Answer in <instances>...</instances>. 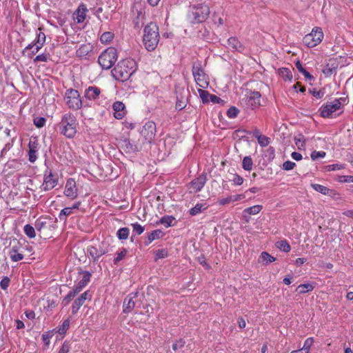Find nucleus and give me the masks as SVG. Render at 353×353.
Returning <instances> with one entry per match:
<instances>
[{
  "label": "nucleus",
  "instance_id": "obj_9",
  "mask_svg": "<svg viewBox=\"0 0 353 353\" xmlns=\"http://www.w3.org/2000/svg\"><path fill=\"white\" fill-rule=\"evenodd\" d=\"M323 36L321 28L314 27L310 33L303 37V42L308 48H314L322 41Z\"/></svg>",
  "mask_w": 353,
  "mask_h": 353
},
{
  "label": "nucleus",
  "instance_id": "obj_47",
  "mask_svg": "<svg viewBox=\"0 0 353 353\" xmlns=\"http://www.w3.org/2000/svg\"><path fill=\"white\" fill-rule=\"evenodd\" d=\"M70 327V320L69 319H65L61 327L58 329L57 332H59L61 335H64L67 330H68Z\"/></svg>",
  "mask_w": 353,
  "mask_h": 353
},
{
  "label": "nucleus",
  "instance_id": "obj_18",
  "mask_svg": "<svg viewBox=\"0 0 353 353\" xmlns=\"http://www.w3.org/2000/svg\"><path fill=\"white\" fill-rule=\"evenodd\" d=\"M64 194L70 199H74L78 196V189L74 179L70 178L66 181Z\"/></svg>",
  "mask_w": 353,
  "mask_h": 353
},
{
  "label": "nucleus",
  "instance_id": "obj_51",
  "mask_svg": "<svg viewBox=\"0 0 353 353\" xmlns=\"http://www.w3.org/2000/svg\"><path fill=\"white\" fill-rule=\"evenodd\" d=\"M33 123L37 128H41L46 125V119L42 117H35L33 120Z\"/></svg>",
  "mask_w": 353,
  "mask_h": 353
},
{
  "label": "nucleus",
  "instance_id": "obj_14",
  "mask_svg": "<svg viewBox=\"0 0 353 353\" xmlns=\"http://www.w3.org/2000/svg\"><path fill=\"white\" fill-rule=\"evenodd\" d=\"M103 90L96 86V85H90L84 91L83 98H85L87 102L90 101H97L101 97H103L102 94Z\"/></svg>",
  "mask_w": 353,
  "mask_h": 353
},
{
  "label": "nucleus",
  "instance_id": "obj_43",
  "mask_svg": "<svg viewBox=\"0 0 353 353\" xmlns=\"http://www.w3.org/2000/svg\"><path fill=\"white\" fill-rule=\"evenodd\" d=\"M72 213V208L69 207L62 209L59 214V218L61 221H66L67 216Z\"/></svg>",
  "mask_w": 353,
  "mask_h": 353
},
{
  "label": "nucleus",
  "instance_id": "obj_20",
  "mask_svg": "<svg viewBox=\"0 0 353 353\" xmlns=\"http://www.w3.org/2000/svg\"><path fill=\"white\" fill-rule=\"evenodd\" d=\"M137 296V293H132L127 296L123 301V312L125 314H128L132 311V310L135 307V302L134 299Z\"/></svg>",
  "mask_w": 353,
  "mask_h": 353
},
{
  "label": "nucleus",
  "instance_id": "obj_35",
  "mask_svg": "<svg viewBox=\"0 0 353 353\" xmlns=\"http://www.w3.org/2000/svg\"><path fill=\"white\" fill-rule=\"evenodd\" d=\"M279 74L285 81H291L292 79V72L287 68H280Z\"/></svg>",
  "mask_w": 353,
  "mask_h": 353
},
{
  "label": "nucleus",
  "instance_id": "obj_15",
  "mask_svg": "<svg viewBox=\"0 0 353 353\" xmlns=\"http://www.w3.org/2000/svg\"><path fill=\"white\" fill-rule=\"evenodd\" d=\"M141 134L144 137L145 141L151 143L156 135V124L152 121H147L141 131Z\"/></svg>",
  "mask_w": 353,
  "mask_h": 353
},
{
  "label": "nucleus",
  "instance_id": "obj_21",
  "mask_svg": "<svg viewBox=\"0 0 353 353\" xmlns=\"http://www.w3.org/2000/svg\"><path fill=\"white\" fill-rule=\"evenodd\" d=\"M79 273L82 274V278L73 288L79 292H80L88 284L92 276V274L89 271H81Z\"/></svg>",
  "mask_w": 353,
  "mask_h": 353
},
{
  "label": "nucleus",
  "instance_id": "obj_1",
  "mask_svg": "<svg viewBox=\"0 0 353 353\" xmlns=\"http://www.w3.org/2000/svg\"><path fill=\"white\" fill-rule=\"evenodd\" d=\"M137 70V63L134 59H125L118 63L112 70L113 77L120 81H128Z\"/></svg>",
  "mask_w": 353,
  "mask_h": 353
},
{
  "label": "nucleus",
  "instance_id": "obj_2",
  "mask_svg": "<svg viewBox=\"0 0 353 353\" xmlns=\"http://www.w3.org/2000/svg\"><path fill=\"white\" fill-rule=\"evenodd\" d=\"M57 126L61 135L68 139H73L77 132L78 122L72 113L68 112L61 116Z\"/></svg>",
  "mask_w": 353,
  "mask_h": 353
},
{
  "label": "nucleus",
  "instance_id": "obj_7",
  "mask_svg": "<svg viewBox=\"0 0 353 353\" xmlns=\"http://www.w3.org/2000/svg\"><path fill=\"white\" fill-rule=\"evenodd\" d=\"M118 59L117 50L114 47H109L99 55L98 63L104 70L110 69Z\"/></svg>",
  "mask_w": 353,
  "mask_h": 353
},
{
  "label": "nucleus",
  "instance_id": "obj_49",
  "mask_svg": "<svg viewBox=\"0 0 353 353\" xmlns=\"http://www.w3.org/2000/svg\"><path fill=\"white\" fill-rule=\"evenodd\" d=\"M132 227V232L135 234H137V235H140L141 234L144 230H145V228L144 227H143L141 224H139V223H132L131 224Z\"/></svg>",
  "mask_w": 353,
  "mask_h": 353
},
{
  "label": "nucleus",
  "instance_id": "obj_41",
  "mask_svg": "<svg viewBox=\"0 0 353 353\" xmlns=\"http://www.w3.org/2000/svg\"><path fill=\"white\" fill-rule=\"evenodd\" d=\"M259 259H261L262 263L265 264L274 262L276 260V259L274 256H271L266 252H263L261 254Z\"/></svg>",
  "mask_w": 353,
  "mask_h": 353
},
{
  "label": "nucleus",
  "instance_id": "obj_10",
  "mask_svg": "<svg viewBox=\"0 0 353 353\" xmlns=\"http://www.w3.org/2000/svg\"><path fill=\"white\" fill-rule=\"evenodd\" d=\"M261 94L258 91H250L249 94H247L241 101V104L246 109H256L261 105L260 99Z\"/></svg>",
  "mask_w": 353,
  "mask_h": 353
},
{
  "label": "nucleus",
  "instance_id": "obj_22",
  "mask_svg": "<svg viewBox=\"0 0 353 353\" xmlns=\"http://www.w3.org/2000/svg\"><path fill=\"white\" fill-rule=\"evenodd\" d=\"M87 11L86 6L83 3H81L73 13L74 20H76L78 23H83L85 19Z\"/></svg>",
  "mask_w": 353,
  "mask_h": 353
},
{
  "label": "nucleus",
  "instance_id": "obj_8",
  "mask_svg": "<svg viewBox=\"0 0 353 353\" xmlns=\"http://www.w3.org/2000/svg\"><path fill=\"white\" fill-rule=\"evenodd\" d=\"M108 244L103 241L97 244L88 245L86 248L85 253L89 258H91L92 262L96 263L101 256L108 252Z\"/></svg>",
  "mask_w": 353,
  "mask_h": 353
},
{
  "label": "nucleus",
  "instance_id": "obj_50",
  "mask_svg": "<svg viewBox=\"0 0 353 353\" xmlns=\"http://www.w3.org/2000/svg\"><path fill=\"white\" fill-rule=\"evenodd\" d=\"M127 254V250L125 248H122L120 252L117 253V256L114 259V264L117 265L121 261H122Z\"/></svg>",
  "mask_w": 353,
  "mask_h": 353
},
{
  "label": "nucleus",
  "instance_id": "obj_60",
  "mask_svg": "<svg viewBox=\"0 0 353 353\" xmlns=\"http://www.w3.org/2000/svg\"><path fill=\"white\" fill-rule=\"evenodd\" d=\"M199 263L202 265L205 270H210L211 266L206 262V259L204 256H201L198 257Z\"/></svg>",
  "mask_w": 353,
  "mask_h": 353
},
{
  "label": "nucleus",
  "instance_id": "obj_48",
  "mask_svg": "<svg viewBox=\"0 0 353 353\" xmlns=\"http://www.w3.org/2000/svg\"><path fill=\"white\" fill-rule=\"evenodd\" d=\"M72 343L70 341L65 340L60 347L58 353H68L71 350Z\"/></svg>",
  "mask_w": 353,
  "mask_h": 353
},
{
  "label": "nucleus",
  "instance_id": "obj_52",
  "mask_svg": "<svg viewBox=\"0 0 353 353\" xmlns=\"http://www.w3.org/2000/svg\"><path fill=\"white\" fill-rule=\"evenodd\" d=\"M239 110L234 106H231L227 111V116L230 119H234L237 117Z\"/></svg>",
  "mask_w": 353,
  "mask_h": 353
},
{
  "label": "nucleus",
  "instance_id": "obj_33",
  "mask_svg": "<svg viewBox=\"0 0 353 353\" xmlns=\"http://www.w3.org/2000/svg\"><path fill=\"white\" fill-rule=\"evenodd\" d=\"M48 221L46 218H39L36 220L34 227L36 230L41 232L42 230L47 228Z\"/></svg>",
  "mask_w": 353,
  "mask_h": 353
},
{
  "label": "nucleus",
  "instance_id": "obj_58",
  "mask_svg": "<svg viewBox=\"0 0 353 353\" xmlns=\"http://www.w3.org/2000/svg\"><path fill=\"white\" fill-rule=\"evenodd\" d=\"M296 166V163L294 162H292L291 161H286L283 164V169L284 170H291Z\"/></svg>",
  "mask_w": 353,
  "mask_h": 353
},
{
  "label": "nucleus",
  "instance_id": "obj_3",
  "mask_svg": "<svg viewBox=\"0 0 353 353\" xmlns=\"http://www.w3.org/2000/svg\"><path fill=\"white\" fill-rule=\"evenodd\" d=\"M158 26L153 22L148 23L144 28L143 42L148 51L154 50L159 41Z\"/></svg>",
  "mask_w": 353,
  "mask_h": 353
},
{
  "label": "nucleus",
  "instance_id": "obj_19",
  "mask_svg": "<svg viewBox=\"0 0 353 353\" xmlns=\"http://www.w3.org/2000/svg\"><path fill=\"white\" fill-rule=\"evenodd\" d=\"M120 148L126 154H137L140 151L141 148L134 141L130 139H124L120 143Z\"/></svg>",
  "mask_w": 353,
  "mask_h": 353
},
{
  "label": "nucleus",
  "instance_id": "obj_28",
  "mask_svg": "<svg viewBox=\"0 0 353 353\" xmlns=\"http://www.w3.org/2000/svg\"><path fill=\"white\" fill-rule=\"evenodd\" d=\"M9 256L11 260L14 262H17L23 259V254L19 252V247L17 245H13L9 252Z\"/></svg>",
  "mask_w": 353,
  "mask_h": 353
},
{
  "label": "nucleus",
  "instance_id": "obj_61",
  "mask_svg": "<svg viewBox=\"0 0 353 353\" xmlns=\"http://www.w3.org/2000/svg\"><path fill=\"white\" fill-rule=\"evenodd\" d=\"M52 336V334L50 332H45L42 334V340L45 344L48 345L50 343V339Z\"/></svg>",
  "mask_w": 353,
  "mask_h": 353
},
{
  "label": "nucleus",
  "instance_id": "obj_30",
  "mask_svg": "<svg viewBox=\"0 0 353 353\" xmlns=\"http://www.w3.org/2000/svg\"><path fill=\"white\" fill-rule=\"evenodd\" d=\"M314 288V285L312 283H303L299 285L296 289V292L299 294H305L309 292H312Z\"/></svg>",
  "mask_w": 353,
  "mask_h": 353
},
{
  "label": "nucleus",
  "instance_id": "obj_26",
  "mask_svg": "<svg viewBox=\"0 0 353 353\" xmlns=\"http://www.w3.org/2000/svg\"><path fill=\"white\" fill-rule=\"evenodd\" d=\"M164 236V232L159 230L157 229L152 231L150 233H148L147 239L145 241V245H148L151 243L154 240L159 239L162 238Z\"/></svg>",
  "mask_w": 353,
  "mask_h": 353
},
{
  "label": "nucleus",
  "instance_id": "obj_55",
  "mask_svg": "<svg viewBox=\"0 0 353 353\" xmlns=\"http://www.w3.org/2000/svg\"><path fill=\"white\" fill-rule=\"evenodd\" d=\"M168 256V252L165 249H161L155 251L154 260L157 261L160 259H164Z\"/></svg>",
  "mask_w": 353,
  "mask_h": 353
},
{
  "label": "nucleus",
  "instance_id": "obj_63",
  "mask_svg": "<svg viewBox=\"0 0 353 353\" xmlns=\"http://www.w3.org/2000/svg\"><path fill=\"white\" fill-rule=\"evenodd\" d=\"M232 198L231 196H229L226 198L221 199L219 201V204L221 205H225L229 204L230 203H232Z\"/></svg>",
  "mask_w": 353,
  "mask_h": 353
},
{
  "label": "nucleus",
  "instance_id": "obj_31",
  "mask_svg": "<svg viewBox=\"0 0 353 353\" xmlns=\"http://www.w3.org/2000/svg\"><path fill=\"white\" fill-rule=\"evenodd\" d=\"M295 66L297 68V70H299V72L303 74V76L305 77V79H307L308 81L314 80V77L312 75H311L310 73L309 72H307L303 68V66L302 65V64H301L300 61H297L295 63Z\"/></svg>",
  "mask_w": 353,
  "mask_h": 353
},
{
  "label": "nucleus",
  "instance_id": "obj_32",
  "mask_svg": "<svg viewBox=\"0 0 353 353\" xmlns=\"http://www.w3.org/2000/svg\"><path fill=\"white\" fill-rule=\"evenodd\" d=\"M275 246L284 252H289L291 250L290 245L285 239L277 241L275 243Z\"/></svg>",
  "mask_w": 353,
  "mask_h": 353
},
{
  "label": "nucleus",
  "instance_id": "obj_39",
  "mask_svg": "<svg viewBox=\"0 0 353 353\" xmlns=\"http://www.w3.org/2000/svg\"><path fill=\"white\" fill-rule=\"evenodd\" d=\"M35 228L32 227L30 224H26L23 227V232L30 239H33L36 236Z\"/></svg>",
  "mask_w": 353,
  "mask_h": 353
},
{
  "label": "nucleus",
  "instance_id": "obj_34",
  "mask_svg": "<svg viewBox=\"0 0 353 353\" xmlns=\"http://www.w3.org/2000/svg\"><path fill=\"white\" fill-rule=\"evenodd\" d=\"M79 293L74 288L70 290L67 295L62 300V304L64 306L68 305L70 301L76 296V295Z\"/></svg>",
  "mask_w": 353,
  "mask_h": 353
},
{
  "label": "nucleus",
  "instance_id": "obj_42",
  "mask_svg": "<svg viewBox=\"0 0 353 353\" xmlns=\"http://www.w3.org/2000/svg\"><path fill=\"white\" fill-rule=\"evenodd\" d=\"M114 38V34L111 32H103L101 37L100 41L102 43H109Z\"/></svg>",
  "mask_w": 353,
  "mask_h": 353
},
{
  "label": "nucleus",
  "instance_id": "obj_37",
  "mask_svg": "<svg viewBox=\"0 0 353 353\" xmlns=\"http://www.w3.org/2000/svg\"><path fill=\"white\" fill-rule=\"evenodd\" d=\"M253 161L250 156H246L243 158L242 162V167L246 171H250L252 170Z\"/></svg>",
  "mask_w": 353,
  "mask_h": 353
},
{
  "label": "nucleus",
  "instance_id": "obj_53",
  "mask_svg": "<svg viewBox=\"0 0 353 353\" xmlns=\"http://www.w3.org/2000/svg\"><path fill=\"white\" fill-rule=\"evenodd\" d=\"M335 180L339 183H353V176H337Z\"/></svg>",
  "mask_w": 353,
  "mask_h": 353
},
{
  "label": "nucleus",
  "instance_id": "obj_62",
  "mask_svg": "<svg viewBox=\"0 0 353 353\" xmlns=\"http://www.w3.org/2000/svg\"><path fill=\"white\" fill-rule=\"evenodd\" d=\"M47 61H48V56H47V54H43V53L37 55L34 59V62H39V61L46 62Z\"/></svg>",
  "mask_w": 353,
  "mask_h": 353
},
{
  "label": "nucleus",
  "instance_id": "obj_11",
  "mask_svg": "<svg viewBox=\"0 0 353 353\" xmlns=\"http://www.w3.org/2000/svg\"><path fill=\"white\" fill-rule=\"evenodd\" d=\"M58 181L57 174H53L50 169L47 168L43 173V181L40 189L44 192L50 191L57 185Z\"/></svg>",
  "mask_w": 353,
  "mask_h": 353
},
{
  "label": "nucleus",
  "instance_id": "obj_40",
  "mask_svg": "<svg viewBox=\"0 0 353 353\" xmlns=\"http://www.w3.org/2000/svg\"><path fill=\"white\" fill-rule=\"evenodd\" d=\"M262 208H263L262 205H253L252 207L245 208L243 210V212L247 213L250 215H255V214H259L261 212V210H262Z\"/></svg>",
  "mask_w": 353,
  "mask_h": 353
},
{
  "label": "nucleus",
  "instance_id": "obj_36",
  "mask_svg": "<svg viewBox=\"0 0 353 353\" xmlns=\"http://www.w3.org/2000/svg\"><path fill=\"white\" fill-rule=\"evenodd\" d=\"M311 187L316 192L321 193L323 195H327L330 192V189L317 183H312Z\"/></svg>",
  "mask_w": 353,
  "mask_h": 353
},
{
  "label": "nucleus",
  "instance_id": "obj_54",
  "mask_svg": "<svg viewBox=\"0 0 353 353\" xmlns=\"http://www.w3.org/2000/svg\"><path fill=\"white\" fill-rule=\"evenodd\" d=\"M326 155V153L324 151H313L311 153V159L313 161H316L319 159V158H324Z\"/></svg>",
  "mask_w": 353,
  "mask_h": 353
},
{
  "label": "nucleus",
  "instance_id": "obj_4",
  "mask_svg": "<svg viewBox=\"0 0 353 353\" xmlns=\"http://www.w3.org/2000/svg\"><path fill=\"white\" fill-rule=\"evenodd\" d=\"M210 7L205 3H197L190 6L188 17L192 23H203L208 18Z\"/></svg>",
  "mask_w": 353,
  "mask_h": 353
},
{
  "label": "nucleus",
  "instance_id": "obj_23",
  "mask_svg": "<svg viewBox=\"0 0 353 353\" xmlns=\"http://www.w3.org/2000/svg\"><path fill=\"white\" fill-rule=\"evenodd\" d=\"M88 291H85L74 300L71 307L72 314H76L78 312L80 307L84 304L85 301L88 299Z\"/></svg>",
  "mask_w": 353,
  "mask_h": 353
},
{
  "label": "nucleus",
  "instance_id": "obj_6",
  "mask_svg": "<svg viewBox=\"0 0 353 353\" xmlns=\"http://www.w3.org/2000/svg\"><path fill=\"white\" fill-rule=\"evenodd\" d=\"M347 103V97L335 99L333 101L327 102L326 104L321 105L319 108L320 115L323 118H330L332 113L343 109Z\"/></svg>",
  "mask_w": 353,
  "mask_h": 353
},
{
  "label": "nucleus",
  "instance_id": "obj_16",
  "mask_svg": "<svg viewBox=\"0 0 353 353\" xmlns=\"http://www.w3.org/2000/svg\"><path fill=\"white\" fill-rule=\"evenodd\" d=\"M207 181V174L202 173L198 177L193 179L188 185V189L190 192H200L204 187Z\"/></svg>",
  "mask_w": 353,
  "mask_h": 353
},
{
  "label": "nucleus",
  "instance_id": "obj_12",
  "mask_svg": "<svg viewBox=\"0 0 353 353\" xmlns=\"http://www.w3.org/2000/svg\"><path fill=\"white\" fill-rule=\"evenodd\" d=\"M192 74L196 84L202 88H205L209 85L208 77L204 72L200 63L194 64L192 67Z\"/></svg>",
  "mask_w": 353,
  "mask_h": 353
},
{
  "label": "nucleus",
  "instance_id": "obj_57",
  "mask_svg": "<svg viewBox=\"0 0 353 353\" xmlns=\"http://www.w3.org/2000/svg\"><path fill=\"white\" fill-rule=\"evenodd\" d=\"M10 279H9V277L8 276H4L1 280V282H0V287L3 290H6L9 285H10Z\"/></svg>",
  "mask_w": 353,
  "mask_h": 353
},
{
  "label": "nucleus",
  "instance_id": "obj_44",
  "mask_svg": "<svg viewBox=\"0 0 353 353\" xmlns=\"http://www.w3.org/2000/svg\"><path fill=\"white\" fill-rule=\"evenodd\" d=\"M314 343V339L312 337L307 338L303 344L302 348H301L305 353H309L310 348Z\"/></svg>",
  "mask_w": 353,
  "mask_h": 353
},
{
  "label": "nucleus",
  "instance_id": "obj_17",
  "mask_svg": "<svg viewBox=\"0 0 353 353\" xmlns=\"http://www.w3.org/2000/svg\"><path fill=\"white\" fill-rule=\"evenodd\" d=\"M42 29L41 28H38L37 32V38L30 44H28L23 50V52L25 53L28 50H30L34 48V46L37 47V49H41L43 46L46 37L44 32H43Z\"/></svg>",
  "mask_w": 353,
  "mask_h": 353
},
{
  "label": "nucleus",
  "instance_id": "obj_45",
  "mask_svg": "<svg viewBox=\"0 0 353 353\" xmlns=\"http://www.w3.org/2000/svg\"><path fill=\"white\" fill-rule=\"evenodd\" d=\"M345 168V165L341 163H335L327 165L325 167V170L327 172L340 170Z\"/></svg>",
  "mask_w": 353,
  "mask_h": 353
},
{
  "label": "nucleus",
  "instance_id": "obj_27",
  "mask_svg": "<svg viewBox=\"0 0 353 353\" xmlns=\"http://www.w3.org/2000/svg\"><path fill=\"white\" fill-rule=\"evenodd\" d=\"M209 207V205L204 202V203H198L195 205L194 207L192 208L189 213L191 216H196L199 214L205 211Z\"/></svg>",
  "mask_w": 353,
  "mask_h": 353
},
{
  "label": "nucleus",
  "instance_id": "obj_29",
  "mask_svg": "<svg viewBox=\"0 0 353 353\" xmlns=\"http://www.w3.org/2000/svg\"><path fill=\"white\" fill-rule=\"evenodd\" d=\"M174 221L175 218L173 216H164L157 222V224L160 223L163 225L165 228H168L174 225Z\"/></svg>",
  "mask_w": 353,
  "mask_h": 353
},
{
  "label": "nucleus",
  "instance_id": "obj_24",
  "mask_svg": "<svg viewBox=\"0 0 353 353\" xmlns=\"http://www.w3.org/2000/svg\"><path fill=\"white\" fill-rule=\"evenodd\" d=\"M114 116L117 119H121L125 115V106L121 101H115L112 105Z\"/></svg>",
  "mask_w": 353,
  "mask_h": 353
},
{
  "label": "nucleus",
  "instance_id": "obj_46",
  "mask_svg": "<svg viewBox=\"0 0 353 353\" xmlns=\"http://www.w3.org/2000/svg\"><path fill=\"white\" fill-rule=\"evenodd\" d=\"M294 142L299 149H301L305 147V139L303 134H299L294 137Z\"/></svg>",
  "mask_w": 353,
  "mask_h": 353
},
{
  "label": "nucleus",
  "instance_id": "obj_38",
  "mask_svg": "<svg viewBox=\"0 0 353 353\" xmlns=\"http://www.w3.org/2000/svg\"><path fill=\"white\" fill-rule=\"evenodd\" d=\"M130 234L128 228H121L117 232V236L119 240H126Z\"/></svg>",
  "mask_w": 353,
  "mask_h": 353
},
{
  "label": "nucleus",
  "instance_id": "obj_25",
  "mask_svg": "<svg viewBox=\"0 0 353 353\" xmlns=\"http://www.w3.org/2000/svg\"><path fill=\"white\" fill-rule=\"evenodd\" d=\"M228 48H231L233 50L242 52L244 50L243 46L235 37H230L228 39Z\"/></svg>",
  "mask_w": 353,
  "mask_h": 353
},
{
  "label": "nucleus",
  "instance_id": "obj_59",
  "mask_svg": "<svg viewBox=\"0 0 353 353\" xmlns=\"http://www.w3.org/2000/svg\"><path fill=\"white\" fill-rule=\"evenodd\" d=\"M243 178L237 174H234V178L232 179V181L235 185H240L243 183Z\"/></svg>",
  "mask_w": 353,
  "mask_h": 353
},
{
  "label": "nucleus",
  "instance_id": "obj_5",
  "mask_svg": "<svg viewBox=\"0 0 353 353\" xmlns=\"http://www.w3.org/2000/svg\"><path fill=\"white\" fill-rule=\"evenodd\" d=\"M64 100L67 106L73 110H80L83 107H90L91 105L84 101L77 90L69 88L65 90Z\"/></svg>",
  "mask_w": 353,
  "mask_h": 353
},
{
  "label": "nucleus",
  "instance_id": "obj_64",
  "mask_svg": "<svg viewBox=\"0 0 353 353\" xmlns=\"http://www.w3.org/2000/svg\"><path fill=\"white\" fill-rule=\"evenodd\" d=\"M335 71L334 68H331L328 65H327L323 70V72L324 74H325L327 77L331 76Z\"/></svg>",
  "mask_w": 353,
  "mask_h": 353
},
{
  "label": "nucleus",
  "instance_id": "obj_56",
  "mask_svg": "<svg viewBox=\"0 0 353 353\" xmlns=\"http://www.w3.org/2000/svg\"><path fill=\"white\" fill-rule=\"evenodd\" d=\"M257 141L262 147H265L270 143V138L265 135L259 136Z\"/></svg>",
  "mask_w": 353,
  "mask_h": 353
},
{
  "label": "nucleus",
  "instance_id": "obj_13",
  "mask_svg": "<svg viewBox=\"0 0 353 353\" xmlns=\"http://www.w3.org/2000/svg\"><path fill=\"white\" fill-rule=\"evenodd\" d=\"M40 148L39 139L37 137H31L28 143L27 150L28 161L33 163L38 159V152Z\"/></svg>",
  "mask_w": 353,
  "mask_h": 353
}]
</instances>
